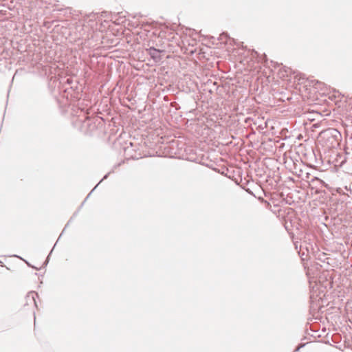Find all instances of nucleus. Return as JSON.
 I'll return each mask as SVG.
<instances>
[{
    "label": "nucleus",
    "instance_id": "obj_1",
    "mask_svg": "<svg viewBox=\"0 0 352 352\" xmlns=\"http://www.w3.org/2000/svg\"><path fill=\"white\" fill-rule=\"evenodd\" d=\"M37 294L34 292H30L28 295H27V298H31L33 301H34V303L36 304V301H35V296H36Z\"/></svg>",
    "mask_w": 352,
    "mask_h": 352
}]
</instances>
